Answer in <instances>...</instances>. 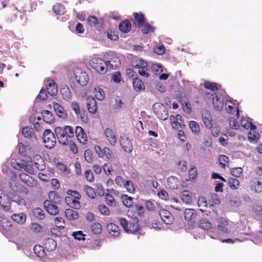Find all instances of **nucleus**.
Masks as SVG:
<instances>
[{"mask_svg": "<svg viewBox=\"0 0 262 262\" xmlns=\"http://www.w3.org/2000/svg\"><path fill=\"white\" fill-rule=\"evenodd\" d=\"M107 230L109 233L113 236H117L119 235V227L113 223H110L107 226Z\"/></svg>", "mask_w": 262, "mask_h": 262, "instance_id": "obj_30", "label": "nucleus"}, {"mask_svg": "<svg viewBox=\"0 0 262 262\" xmlns=\"http://www.w3.org/2000/svg\"><path fill=\"white\" fill-rule=\"evenodd\" d=\"M90 64L91 67L100 75L106 74L110 69L107 67L104 59L100 57H94L90 61Z\"/></svg>", "mask_w": 262, "mask_h": 262, "instance_id": "obj_2", "label": "nucleus"}, {"mask_svg": "<svg viewBox=\"0 0 262 262\" xmlns=\"http://www.w3.org/2000/svg\"><path fill=\"white\" fill-rule=\"evenodd\" d=\"M44 207L46 211L51 215H56L59 212L58 208L56 204L52 203L50 201H45Z\"/></svg>", "mask_w": 262, "mask_h": 262, "instance_id": "obj_12", "label": "nucleus"}, {"mask_svg": "<svg viewBox=\"0 0 262 262\" xmlns=\"http://www.w3.org/2000/svg\"><path fill=\"white\" fill-rule=\"evenodd\" d=\"M153 111L157 117L161 120H166L168 117V113L166 107L160 103L154 104Z\"/></svg>", "mask_w": 262, "mask_h": 262, "instance_id": "obj_4", "label": "nucleus"}, {"mask_svg": "<svg viewBox=\"0 0 262 262\" xmlns=\"http://www.w3.org/2000/svg\"><path fill=\"white\" fill-rule=\"evenodd\" d=\"M84 190L89 198H91L92 199H94L96 198V193L94 191V189L92 187H90L88 185H85L84 186Z\"/></svg>", "mask_w": 262, "mask_h": 262, "instance_id": "obj_41", "label": "nucleus"}, {"mask_svg": "<svg viewBox=\"0 0 262 262\" xmlns=\"http://www.w3.org/2000/svg\"><path fill=\"white\" fill-rule=\"evenodd\" d=\"M204 87L207 89L212 91H216L218 90L217 84L216 83L209 81H205L204 82Z\"/></svg>", "mask_w": 262, "mask_h": 262, "instance_id": "obj_51", "label": "nucleus"}, {"mask_svg": "<svg viewBox=\"0 0 262 262\" xmlns=\"http://www.w3.org/2000/svg\"><path fill=\"white\" fill-rule=\"evenodd\" d=\"M260 137V135L258 133L255 132L254 134H252L251 133H249L248 135V139L249 140L251 141H257V140L259 139Z\"/></svg>", "mask_w": 262, "mask_h": 262, "instance_id": "obj_63", "label": "nucleus"}, {"mask_svg": "<svg viewBox=\"0 0 262 262\" xmlns=\"http://www.w3.org/2000/svg\"><path fill=\"white\" fill-rule=\"evenodd\" d=\"M123 186L130 193H133L135 192V188L133 183L130 180H126Z\"/></svg>", "mask_w": 262, "mask_h": 262, "instance_id": "obj_48", "label": "nucleus"}, {"mask_svg": "<svg viewBox=\"0 0 262 262\" xmlns=\"http://www.w3.org/2000/svg\"><path fill=\"white\" fill-rule=\"evenodd\" d=\"M65 201L70 207L75 209H78L80 208V203L77 199H74L71 196H68L65 198Z\"/></svg>", "mask_w": 262, "mask_h": 262, "instance_id": "obj_29", "label": "nucleus"}, {"mask_svg": "<svg viewBox=\"0 0 262 262\" xmlns=\"http://www.w3.org/2000/svg\"><path fill=\"white\" fill-rule=\"evenodd\" d=\"M36 158L37 161L34 162V166L40 171L43 170L46 168V164L43 160L39 155H36Z\"/></svg>", "mask_w": 262, "mask_h": 262, "instance_id": "obj_31", "label": "nucleus"}, {"mask_svg": "<svg viewBox=\"0 0 262 262\" xmlns=\"http://www.w3.org/2000/svg\"><path fill=\"white\" fill-rule=\"evenodd\" d=\"M32 212L33 215L38 220H43L45 217L44 211L39 207L32 209Z\"/></svg>", "mask_w": 262, "mask_h": 262, "instance_id": "obj_35", "label": "nucleus"}, {"mask_svg": "<svg viewBox=\"0 0 262 262\" xmlns=\"http://www.w3.org/2000/svg\"><path fill=\"white\" fill-rule=\"evenodd\" d=\"M151 70L154 73H160L163 71V68L161 64L155 63L151 66Z\"/></svg>", "mask_w": 262, "mask_h": 262, "instance_id": "obj_61", "label": "nucleus"}, {"mask_svg": "<svg viewBox=\"0 0 262 262\" xmlns=\"http://www.w3.org/2000/svg\"><path fill=\"white\" fill-rule=\"evenodd\" d=\"M20 180L28 186H30L31 184L30 180H32V177L26 173H21L19 174Z\"/></svg>", "mask_w": 262, "mask_h": 262, "instance_id": "obj_40", "label": "nucleus"}, {"mask_svg": "<svg viewBox=\"0 0 262 262\" xmlns=\"http://www.w3.org/2000/svg\"><path fill=\"white\" fill-rule=\"evenodd\" d=\"M141 27H142L141 32L144 34H147L149 32H154L155 30V28L148 23H144Z\"/></svg>", "mask_w": 262, "mask_h": 262, "instance_id": "obj_44", "label": "nucleus"}, {"mask_svg": "<svg viewBox=\"0 0 262 262\" xmlns=\"http://www.w3.org/2000/svg\"><path fill=\"white\" fill-rule=\"evenodd\" d=\"M53 107L56 114L60 118L64 119L67 117V114L64 112L63 108L58 103H54Z\"/></svg>", "mask_w": 262, "mask_h": 262, "instance_id": "obj_26", "label": "nucleus"}, {"mask_svg": "<svg viewBox=\"0 0 262 262\" xmlns=\"http://www.w3.org/2000/svg\"><path fill=\"white\" fill-rule=\"evenodd\" d=\"M43 121L47 123L52 124L55 121L54 115L48 110H44L41 113Z\"/></svg>", "mask_w": 262, "mask_h": 262, "instance_id": "obj_20", "label": "nucleus"}, {"mask_svg": "<svg viewBox=\"0 0 262 262\" xmlns=\"http://www.w3.org/2000/svg\"><path fill=\"white\" fill-rule=\"evenodd\" d=\"M86 105L89 112L94 114L97 111V104L96 100L93 97H88L86 99Z\"/></svg>", "mask_w": 262, "mask_h": 262, "instance_id": "obj_14", "label": "nucleus"}, {"mask_svg": "<svg viewBox=\"0 0 262 262\" xmlns=\"http://www.w3.org/2000/svg\"><path fill=\"white\" fill-rule=\"evenodd\" d=\"M94 93L96 98L98 100H103L105 98V93L102 89L99 87L95 88Z\"/></svg>", "mask_w": 262, "mask_h": 262, "instance_id": "obj_42", "label": "nucleus"}, {"mask_svg": "<svg viewBox=\"0 0 262 262\" xmlns=\"http://www.w3.org/2000/svg\"><path fill=\"white\" fill-rule=\"evenodd\" d=\"M134 18L138 23V25L139 27H141L144 23H145V17L144 15L141 13H134Z\"/></svg>", "mask_w": 262, "mask_h": 262, "instance_id": "obj_38", "label": "nucleus"}, {"mask_svg": "<svg viewBox=\"0 0 262 262\" xmlns=\"http://www.w3.org/2000/svg\"><path fill=\"white\" fill-rule=\"evenodd\" d=\"M34 253L40 258H43L46 255L44 248L40 245H35L33 248Z\"/></svg>", "mask_w": 262, "mask_h": 262, "instance_id": "obj_37", "label": "nucleus"}, {"mask_svg": "<svg viewBox=\"0 0 262 262\" xmlns=\"http://www.w3.org/2000/svg\"><path fill=\"white\" fill-rule=\"evenodd\" d=\"M49 201L52 202V203L56 204H60L62 202V198L57 193V192L53 191H51L49 193Z\"/></svg>", "mask_w": 262, "mask_h": 262, "instance_id": "obj_23", "label": "nucleus"}, {"mask_svg": "<svg viewBox=\"0 0 262 262\" xmlns=\"http://www.w3.org/2000/svg\"><path fill=\"white\" fill-rule=\"evenodd\" d=\"M84 176L88 181L90 182L94 181L93 173L91 170H86L84 172Z\"/></svg>", "mask_w": 262, "mask_h": 262, "instance_id": "obj_64", "label": "nucleus"}, {"mask_svg": "<svg viewBox=\"0 0 262 262\" xmlns=\"http://www.w3.org/2000/svg\"><path fill=\"white\" fill-rule=\"evenodd\" d=\"M92 231L95 234H99L102 232V227L100 224L93 223L91 226Z\"/></svg>", "mask_w": 262, "mask_h": 262, "instance_id": "obj_46", "label": "nucleus"}, {"mask_svg": "<svg viewBox=\"0 0 262 262\" xmlns=\"http://www.w3.org/2000/svg\"><path fill=\"white\" fill-rule=\"evenodd\" d=\"M21 134L25 138L28 139L29 142H34L37 140L35 132L32 127H24L21 129Z\"/></svg>", "mask_w": 262, "mask_h": 262, "instance_id": "obj_10", "label": "nucleus"}, {"mask_svg": "<svg viewBox=\"0 0 262 262\" xmlns=\"http://www.w3.org/2000/svg\"><path fill=\"white\" fill-rule=\"evenodd\" d=\"M84 156L85 160L88 163H92V162L93 161V155H92V151L90 149H88L85 150L84 151Z\"/></svg>", "mask_w": 262, "mask_h": 262, "instance_id": "obj_52", "label": "nucleus"}, {"mask_svg": "<svg viewBox=\"0 0 262 262\" xmlns=\"http://www.w3.org/2000/svg\"><path fill=\"white\" fill-rule=\"evenodd\" d=\"M72 236L74 237V238L75 239L81 241V240H84L85 238V234L83 233V232L82 231H75L73 232L72 233Z\"/></svg>", "mask_w": 262, "mask_h": 262, "instance_id": "obj_54", "label": "nucleus"}, {"mask_svg": "<svg viewBox=\"0 0 262 262\" xmlns=\"http://www.w3.org/2000/svg\"><path fill=\"white\" fill-rule=\"evenodd\" d=\"M230 173L234 177L239 178L243 173V169L241 167L232 168Z\"/></svg>", "mask_w": 262, "mask_h": 262, "instance_id": "obj_53", "label": "nucleus"}, {"mask_svg": "<svg viewBox=\"0 0 262 262\" xmlns=\"http://www.w3.org/2000/svg\"><path fill=\"white\" fill-rule=\"evenodd\" d=\"M184 218L187 221H190L194 219L196 214L193 209H186L184 211Z\"/></svg>", "mask_w": 262, "mask_h": 262, "instance_id": "obj_34", "label": "nucleus"}, {"mask_svg": "<svg viewBox=\"0 0 262 262\" xmlns=\"http://www.w3.org/2000/svg\"><path fill=\"white\" fill-rule=\"evenodd\" d=\"M105 199L107 204L111 206H113L115 205V199L113 195L110 193H106L105 195Z\"/></svg>", "mask_w": 262, "mask_h": 262, "instance_id": "obj_55", "label": "nucleus"}, {"mask_svg": "<svg viewBox=\"0 0 262 262\" xmlns=\"http://www.w3.org/2000/svg\"><path fill=\"white\" fill-rule=\"evenodd\" d=\"M53 10L56 15H63L66 12L64 6L61 4H56L53 6Z\"/></svg>", "mask_w": 262, "mask_h": 262, "instance_id": "obj_33", "label": "nucleus"}, {"mask_svg": "<svg viewBox=\"0 0 262 262\" xmlns=\"http://www.w3.org/2000/svg\"><path fill=\"white\" fill-rule=\"evenodd\" d=\"M65 215L70 221L76 220L79 217L78 213L72 209H67L65 210Z\"/></svg>", "mask_w": 262, "mask_h": 262, "instance_id": "obj_28", "label": "nucleus"}, {"mask_svg": "<svg viewBox=\"0 0 262 262\" xmlns=\"http://www.w3.org/2000/svg\"><path fill=\"white\" fill-rule=\"evenodd\" d=\"M9 186L11 190L14 192H25L24 189H27L26 188L22 186L17 179V177L15 174L11 178L9 182Z\"/></svg>", "mask_w": 262, "mask_h": 262, "instance_id": "obj_8", "label": "nucleus"}, {"mask_svg": "<svg viewBox=\"0 0 262 262\" xmlns=\"http://www.w3.org/2000/svg\"><path fill=\"white\" fill-rule=\"evenodd\" d=\"M159 215L165 224L170 225L173 223L174 218L171 213L168 210L162 209L160 211Z\"/></svg>", "mask_w": 262, "mask_h": 262, "instance_id": "obj_13", "label": "nucleus"}, {"mask_svg": "<svg viewBox=\"0 0 262 262\" xmlns=\"http://www.w3.org/2000/svg\"><path fill=\"white\" fill-rule=\"evenodd\" d=\"M105 157L107 159L112 160L114 158L113 152L107 147H104L102 149V155L101 157Z\"/></svg>", "mask_w": 262, "mask_h": 262, "instance_id": "obj_47", "label": "nucleus"}, {"mask_svg": "<svg viewBox=\"0 0 262 262\" xmlns=\"http://www.w3.org/2000/svg\"><path fill=\"white\" fill-rule=\"evenodd\" d=\"M123 204L127 208L133 206V199L126 194L122 195L121 197Z\"/></svg>", "mask_w": 262, "mask_h": 262, "instance_id": "obj_36", "label": "nucleus"}, {"mask_svg": "<svg viewBox=\"0 0 262 262\" xmlns=\"http://www.w3.org/2000/svg\"><path fill=\"white\" fill-rule=\"evenodd\" d=\"M88 22L91 27H95L98 23L97 18L94 16H90L88 18Z\"/></svg>", "mask_w": 262, "mask_h": 262, "instance_id": "obj_60", "label": "nucleus"}, {"mask_svg": "<svg viewBox=\"0 0 262 262\" xmlns=\"http://www.w3.org/2000/svg\"><path fill=\"white\" fill-rule=\"evenodd\" d=\"M60 93L64 100H69L71 99L72 93L70 89L67 85L62 86L60 89Z\"/></svg>", "mask_w": 262, "mask_h": 262, "instance_id": "obj_32", "label": "nucleus"}, {"mask_svg": "<svg viewBox=\"0 0 262 262\" xmlns=\"http://www.w3.org/2000/svg\"><path fill=\"white\" fill-rule=\"evenodd\" d=\"M133 85L134 90L137 92H141L145 89L144 82L139 78L136 77L133 79Z\"/></svg>", "mask_w": 262, "mask_h": 262, "instance_id": "obj_24", "label": "nucleus"}, {"mask_svg": "<svg viewBox=\"0 0 262 262\" xmlns=\"http://www.w3.org/2000/svg\"><path fill=\"white\" fill-rule=\"evenodd\" d=\"M133 222H129L127 230L126 232L127 233H135L139 230V226L138 225V219L135 217L133 220Z\"/></svg>", "mask_w": 262, "mask_h": 262, "instance_id": "obj_21", "label": "nucleus"}, {"mask_svg": "<svg viewBox=\"0 0 262 262\" xmlns=\"http://www.w3.org/2000/svg\"><path fill=\"white\" fill-rule=\"evenodd\" d=\"M43 245L45 249L48 251H53L55 250L57 247L56 242L52 238H48L45 239Z\"/></svg>", "mask_w": 262, "mask_h": 262, "instance_id": "obj_17", "label": "nucleus"}, {"mask_svg": "<svg viewBox=\"0 0 262 262\" xmlns=\"http://www.w3.org/2000/svg\"><path fill=\"white\" fill-rule=\"evenodd\" d=\"M181 199L184 203L186 204H189L191 202V196L187 191H184L183 192Z\"/></svg>", "mask_w": 262, "mask_h": 262, "instance_id": "obj_50", "label": "nucleus"}, {"mask_svg": "<svg viewBox=\"0 0 262 262\" xmlns=\"http://www.w3.org/2000/svg\"><path fill=\"white\" fill-rule=\"evenodd\" d=\"M120 145L124 150L128 153H130L133 150L132 143L128 140L125 135L120 136L119 140Z\"/></svg>", "mask_w": 262, "mask_h": 262, "instance_id": "obj_11", "label": "nucleus"}, {"mask_svg": "<svg viewBox=\"0 0 262 262\" xmlns=\"http://www.w3.org/2000/svg\"><path fill=\"white\" fill-rule=\"evenodd\" d=\"M189 178L191 180H194L197 177V171L196 168L193 167H192L189 170Z\"/></svg>", "mask_w": 262, "mask_h": 262, "instance_id": "obj_59", "label": "nucleus"}, {"mask_svg": "<svg viewBox=\"0 0 262 262\" xmlns=\"http://www.w3.org/2000/svg\"><path fill=\"white\" fill-rule=\"evenodd\" d=\"M251 189L254 190L256 193L262 192V183L259 181H257L254 184L251 186Z\"/></svg>", "mask_w": 262, "mask_h": 262, "instance_id": "obj_49", "label": "nucleus"}, {"mask_svg": "<svg viewBox=\"0 0 262 262\" xmlns=\"http://www.w3.org/2000/svg\"><path fill=\"white\" fill-rule=\"evenodd\" d=\"M15 202L20 206H25L26 201L25 199L19 195L13 194L10 198L8 193L0 189V205L1 208L6 212L11 211V203Z\"/></svg>", "mask_w": 262, "mask_h": 262, "instance_id": "obj_1", "label": "nucleus"}, {"mask_svg": "<svg viewBox=\"0 0 262 262\" xmlns=\"http://www.w3.org/2000/svg\"><path fill=\"white\" fill-rule=\"evenodd\" d=\"M46 89L48 91V93L51 96H54L57 93V86L55 85V83L54 81H48L46 84Z\"/></svg>", "mask_w": 262, "mask_h": 262, "instance_id": "obj_22", "label": "nucleus"}, {"mask_svg": "<svg viewBox=\"0 0 262 262\" xmlns=\"http://www.w3.org/2000/svg\"><path fill=\"white\" fill-rule=\"evenodd\" d=\"M189 127L193 133L195 135H199L200 129L199 124L194 121H190L189 123Z\"/></svg>", "mask_w": 262, "mask_h": 262, "instance_id": "obj_39", "label": "nucleus"}, {"mask_svg": "<svg viewBox=\"0 0 262 262\" xmlns=\"http://www.w3.org/2000/svg\"><path fill=\"white\" fill-rule=\"evenodd\" d=\"M74 74L75 79L80 85H86L89 81V77L85 72L82 71L80 69L76 68L74 70Z\"/></svg>", "mask_w": 262, "mask_h": 262, "instance_id": "obj_7", "label": "nucleus"}, {"mask_svg": "<svg viewBox=\"0 0 262 262\" xmlns=\"http://www.w3.org/2000/svg\"><path fill=\"white\" fill-rule=\"evenodd\" d=\"M54 133L57 136L59 143L63 145H68L69 140L68 134L65 130L64 127L60 126L56 127L54 129Z\"/></svg>", "mask_w": 262, "mask_h": 262, "instance_id": "obj_6", "label": "nucleus"}, {"mask_svg": "<svg viewBox=\"0 0 262 262\" xmlns=\"http://www.w3.org/2000/svg\"><path fill=\"white\" fill-rule=\"evenodd\" d=\"M105 135L111 145L115 146L117 138L114 131L110 128H107L104 130Z\"/></svg>", "mask_w": 262, "mask_h": 262, "instance_id": "obj_15", "label": "nucleus"}, {"mask_svg": "<svg viewBox=\"0 0 262 262\" xmlns=\"http://www.w3.org/2000/svg\"><path fill=\"white\" fill-rule=\"evenodd\" d=\"M12 220L19 224H23L26 221V215L24 213L13 214L11 215Z\"/></svg>", "mask_w": 262, "mask_h": 262, "instance_id": "obj_25", "label": "nucleus"}, {"mask_svg": "<svg viewBox=\"0 0 262 262\" xmlns=\"http://www.w3.org/2000/svg\"><path fill=\"white\" fill-rule=\"evenodd\" d=\"M98 209L102 214L105 215H110V210L106 206L104 205H100L98 207Z\"/></svg>", "mask_w": 262, "mask_h": 262, "instance_id": "obj_58", "label": "nucleus"}, {"mask_svg": "<svg viewBox=\"0 0 262 262\" xmlns=\"http://www.w3.org/2000/svg\"><path fill=\"white\" fill-rule=\"evenodd\" d=\"M42 140L46 148L49 149L54 147L56 143L55 134L49 129H47L44 131Z\"/></svg>", "mask_w": 262, "mask_h": 262, "instance_id": "obj_3", "label": "nucleus"}, {"mask_svg": "<svg viewBox=\"0 0 262 262\" xmlns=\"http://www.w3.org/2000/svg\"><path fill=\"white\" fill-rule=\"evenodd\" d=\"M229 186L233 189L238 188L239 185V181L236 178H230L228 180Z\"/></svg>", "mask_w": 262, "mask_h": 262, "instance_id": "obj_43", "label": "nucleus"}, {"mask_svg": "<svg viewBox=\"0 0 262 262\" xmlns=\"http://www.w3.org/2000/svg\"><path fill=\"white\" fill-rule=\"evenodd\" d=\"M112 79L115 83H119L121 80V75L119 72H116L112 74Z\"/></svg>", "mask_w": 262, "mask_h": 262, "instance_id": "obj_57", "label": "nucleus"}, {"mask_svg": "<svg viewBox=\"0 0 262 262\" xmlns=\"http://www.w3.org/2000/svg\"><path fill=\"white\" fill-rule=\"evenodd\" d=\"M104 58H105V62H106L107 67L110 69H113V66L110 63L111 61L115 59V60L117 59V56L116 54L114 52H106L104 55Z\"/></svg>", "mask_w": 262, "mask_h": 262, "instance_id": "obj_18", "label": "nucleus"}, {"mask_svg": "<svg viewBox=\"0 0 262 262\" xmlns=\"http://www.w3.org/2000/svg\"><path fill=\"white\" fill-rule=\"evenodd\" d=\"M202 116V120L205 126L207 128H211L212 125V119L211 115L209 111H204Z\"/></svg>", "mask_w": 262, "mask_h": 262, "instance_id": "obj_19", "label": "nucleus"}, {"mask_svg": "<svg viewBox=\"0 0 262 262\" xmlns=\"http://www.w3.org/2000/svg\"><path fill=\"white\" fill-rule=\"evenodd\" d=\"M214 108L216 111H222L224 105V98L222 93H214L211 96Z\"/></svg>", "mask_w": 262, "mask_h": 262, "instance_id": "obj_5", "label": "nucleus"}, {"mask_svg": "<svg viewBox=\"0 0 262 262\" xmlns=\"http://www.w3.org/2000/svg\"><path fill=\"white\" fill-rule=\"evenodd\" d=\"M12 228V225L11 222L0 213V230L4 234Z\"/></svg>", "mask_w": 262, "mask_h": 262, "instance_id": "obj_9", "label": "nucleus"}, {"mask_svg": "<svg viewBox=\"0 0 262 262\" xmlns=\"http://www.w3.org/2000/svg\"><path fill=\"white\" fill-rule=\"evenodd\" d=\"M68 145L70 146L71 150L73 152V154H76L78 152V147L73 141H72L71 140H69Z\"/></svg>", "mask_w": 262, "mask_h": 262, "instance_id": "obj_62", "label": "nucleus"}, {"mask_svg": "<svg viewBox=\"0 0 262 262\" xmlns=\"http://www.w3.org/2000/svg\"><path fill=\"white\" fill-rule=\"evenodd\" d=\"M75 134L77 139L82 144H84L87 141L86 135L84 132L83 129L79 126H76L75 128Z\"/></svg>", "mask_w": 262, "mask_h": 262, "instance_id": "obj_16", "label": "nucleus"}, {"mask_svg": "<svg viewBox=\"0 0 262 262\" xmlns=\"http://www.w3.org/2000/svg\"><path fill=\"white\" fill-rule=\"evenodd\" d=\"M199 227L204 230H209L212 228V224L206 219H202L200 222Z\"/></svg>", "mask_w": 262, "mask_h": 262, "instance_id": "obj_45", "label": "nucleus"}, {"mask_svg": "<svg viewBox=\"0 0 262 262\" xmlns=\"http://www.w3.org/2000/svg\"><path fill=\"white\" fill-rule=\"evenodd\" d=\"M47 93L44 88H42L40 91L39 94L36 97V99H40L41 100H46L47 98Z\"/></svg>", "mask_w": 262, "mask_h": 262, "instance_id": "obj_56", "label": "nucleus"}, {"mask_svg": "<svg viewBox=\"0 0 262 262\" xmlns=\"http://www.w3.org/2000/svg\"><path fill=\"white\" fill-rule=\"evenodd\" d=\"M131 27L132 25L127 20H125L119 24V29L121 32L123 33H127L130 31Z\"/></svg>", "mask_w": 262, "mask_h": 262, "instance_id": "obj_27", "label": "nucleus"}]
</instances>
